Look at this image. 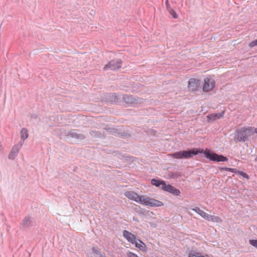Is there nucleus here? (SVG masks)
<instances>
[{"instance_id": "34", "label": "nucleus", "mask_w": 257, "mask_h": 257, "mask_svg": "<svg viewBox=\"0 0 257 257\" xmlns=\"http://www.w3.org/2000/svg\"><path fill=\"white\" fill-rule=\"evenodd\" d=\"M127 257H139L136 254L131 252L128 251L127 253Z\"/></svg>"}, {"instance_id": "28", "label": "nucleus", "mask_w": 257, "mask_h": 257, "mask_svg": "<svg viewBox=\"0 0 257 257\" xmlns=\"http://www.w3.org/2000/svg\"><path fill=\"white\" fill-rule=\"evenodd\" d=\"M237 174H238L239 175L242 176L243 178H245L246 179H248L249 178V175L246 173H245L242 171L238 170L237 171Z\"/></svg>"}, {"instance_id": "21", "label": "nucleus", "mask_w": 257, "mask_h": 257, "mask_svg": "<svg viewBox=\"0 0 257 257\" xmlns=\"http://www.w3.org/2000/svg\"><path fill=\"white\" fill-rule=\"evenodd\" d=\"M20 134L22 141H25L29 137V132L26 128H22Z\"/></svg>"}, {"instance_id": "19", "label": "nucleus", "mask_w": 257, "mask_h": 257, "mask_svg": "<svg viewBox=\"0 0 257 257\" xmlns=\"http://www.w3.org/2000/svg\"><path fill=\"white\" fill-rule=\"evenodd\" d=\"M149 197H146L145 196H138L137 201L136 202L139 203L142 205L147 206Z\"/></svg>"}, {"instance_id": "31", "label": "nucleus", "mask_w": 257, "mask_h": 257, "mask_svg": "<svg viewBox=\"0 0 257 257\" xmlns=\"http://www.w3.org/2000/svg\"><path fill=\"white\" fill-rule=\"evenodd\" d=\"M249 243L250 245L257 248V239H249Z\"/></svg>"}, {"instance_id": "4", "label": "nucleus", "mask_w": 257, "mask_h": 257, "mask_svg": "<svg viewBox=\"0 0 257 257\" xmlns=\"http://www.w3.org/2000/svg\"><path fill=\"white\" fill-rule=\"evenodd\" d=\"M122 62V61L119 59L111 60L107 64L105 65L103 70H107L110 69L112 71L118 70L121 67Z\"/></svg>"}, {"instance_id": "24", "label": "nucleus", "mask_w": 257, "mask_h": 257, "mask_svg": "<svg viewBox=\"0 0 257 257\" xmlns=\"http://www.w3.org/2000/svg\"><path fill=\"white\" fill-rule=\"evenodd\" d=\"M210 221H212L213 222L220 223L222 221V220L219 216L211 215V217L210 218Z\"/></svg>"}, {"instance_id": "15", "label": "nucleus", "mask_w": 257, "mask_h": 257, "mask_svg": "<svg viewBox=\"0 0 257 257\" xmlns=\"http://www.w3.org/2000/svg\"><path fill=\"white\" fill-rule=\"evenodd\" d=\"M135 246L139 248L140 250L146 252L147 251V247L146 244L140 239L139 237L137 241L134 243Z\"/></svg>"}, {"instance_id": "35", "label": "nucleus", "mask_w": 257, "mask_h": 257, "mask_svg": "<svg viewBox=\"0 0 257 257\" xmlns=\"http://www.w3.org/2000/svg\"><path fill=\"white\" fill-rule=\"evenodd\" d=\"M165 5L167 10L169 11L170 8H172L169 4V0H165Z\"/></svg>"}, {"instance_id": "8", "label": "nucleus", "mask_w": 257, "mask_h": 257, "mask_svg": "<svg viewBox=\"0 0 257 257\" xmlns=\"http://www.w3.org/2000/svg\"><path fill=\"white\" fill-rule=\"evenodd\" d=\"M123 236L126 239V240L134 244V243L137 241V238L139 237L137 235L133 234L132 232L124 230L122 231Z\"/></svg>"}, {"instance_id": "30", "label": "nucleus", "mask_w": 257, "mask_h": 257, "mask_svg": "<svg viewBox=\"0 0 257 257\" xmlns=\"http://www.w3.org/2000/svg\"><path fill=\"white\" fill-rule=\"evenodd\" d=\"M170 14L172 16L174 19L178 18V15L176 12L172 9L170 8V10L168 11Z\"/></svg>"}, {"instance_id": "9", "label": "nucleus", "mask_w": 257, "mask_h": 257, "mask_svg": "<svg viewBox=\"0 0 257 257\" xmlns=\"http://www.w3.org/2000/svg\"><path fill=\"white\" fill-rule=\"evenodd\" d=\"M225 111L223 110L222 112L219 113H214L209 114L206 116L207 122L211 123L215 121L217 119H220L224 115Z\"/></svg>"}, {"instance_id": "26", "label": "nucleus", "mask_w": 257, "mask_h": 257, "mask_svg": "<svg viewBox=\"0 0 257 257\" xmlns=\"http://www.w3.org/2000/svg\"><path fill=\"white\" fill-rule=\"evenodd\" d=\"M90 134L91 136L96 138H101L102 136L101 132L97 131H91Z\"/></svg>"}, {"instance_id": "18", "label": "nucleus", "mask_w": 257, "mask_h": 257, "mask_svg": "<svg viewBox=\"0 0 257 257\" xmlns=\"http://www.w3.org/2000/svg\"><path fill=\"white\" fill-rule=\"evenodd\" d=\"M107 101L111 103H114L117 101V97L115 93H110L106 94Z\"/></svg>"}, {"instance_id": "13", "label": "nucleus", "mask_w": 257, "mask_h": 257, "mask_svg": "<svg viewBox=\"0 0 257 257\" xmlns=\"http://www.w3.org/2000/svg\"><path fill=\"white\" fill-rule=\"evenodd\" d=\"M164 205V203L159 200L157 199L149 198L148 201L146 206H150V207H161Z\"/></svg>"}, {"instance_id": "32", "label": "nucleus", "mask_w": 257, "mask_h": 257, "mask_svg": "<svg viewBox=\"0 0 257 257\" xmlns=\"http://www.w3.org/2000/svg\"><path fill=\"white\" fill-rule=\"evenodd\" d=\"M191 210L193 211H194V212H195L196 213H197L199 215L201 214V212L202 211V210H201L200 209V208L198 207H195V208H191Z\"/></svg>"}, {"instance_id": "23", "label": "nucleus", "mask_w": 257, "mask_h": 257, "mask_svg": "<svg viewBox=\"0 0 257 257\" xmlns=\"http://www.w3.org/2000/svg\"><path fill=\"white\" fill-rule=\"evenodd\" d=\"M188 257H204L199 252H196L194 250H191L188 253Z\"/></svg>"}, {"instance_id": "6", "label": "nucleus", "mask_w": 257, "mask_h": 257, "mask_svg": "<svg viewBox=\"0 0 257 257\" xmlns=\"http://www.w3.org/2000/svg\"><path fill=\"white\" fill-rule=\"evenodd\" d=\"M123 101L127 106L135 105L139 103V98L133 95L125 94L123 95Z\"/></svg>"}, {"instance_id": "5", "label": "nucleus", "mask_w": 257, "mask_h": 257, "mask_svg": "<svg viewBox=\"0 0 257 257\" xmlns=\"http://www.w3.org/2000/svg\"><path fill=\"white\" fill-rule=\"evenodd\" d=\"M215 82L211 77H206L204 79L202 90L204 92H209L215 87Z\"/></svg>"}, {"instance_id": "29", "label": "nucleus", "mask_w": 257, "mask_h": 257, "mask_svg": "<svg viewBox=\"0 0 257 257\" xmlns=\"http://www.w3.org/2000/svg\"><path fill=\"white\" fill-rule=\"evenodd\" d=\"M118 137L122 138H128L130 137V134L125 132L118 133Z\"/></svg>"}, {"instance_id": "20", "label": "nucleus", "mask_w": 257, "mask_h": 257, "mask_svg": "<svg viewBox=\"0 0 257 257\" xmlns=\"http://www.w3.org/2000/svg\"><path fill=\"white\" fill-rule=\"evenodd\" d=\"M92 251L95 257H102L105 254L104 252H101L100 248L97 246L93 247Z\"/></svg>"}, {"instance_id": "2", "label": "nucleus", "mask_w": 257, "mask_h": 257, "mask_svg": "<svg viewBox=\"0 0 257 257\" xmlns=\"http://www.w3.org/2000/svg\"><path fill=\"white\" fill-rule=\"evenodd\" d=\"M254 127H242L236 130L234 140L236 142L244 143L246 140L253 135Z\"/></svg>"}, {"instance_id": "3", "label": "nucleus", "mask_w": 257, "mask_h": 257, "mask_svg": "<svg viewBox=\"0 0 257 257\" xmlns=\"http://www.w3.org/2000/svg\"><path fill=\"white\" fill-rule=\"evenodd\" d=\"M204 157L211 161L220 162H226L228 161V158L222 155H219L211 150L206 149L204 150V153H202Z\"/></svg>"}, {"instance_id": "38", "label": "nucleus", "mask_w": 257, "mask_h": 257, "mask_svg": "<svg viewBox=\"0 0 257 257\" xmlns=\"http://www.w3.org/2000/svg\"><path fill=\"white\" fill-rule=\"evenodd\" d=\"M94 12L93 11H91L90 12V14L91 15H93V14H94Z\"/></svg>"}, {"instance_id": "27", "label": "nucleus", "mask_w": 257, "mask_h": 257, "mask_svg": "<svg viewBox=\"0 0 257 257\" xmlns=\"http://www.w3.org/2000/svg\"><path fill=\"white\" fill-rule=\"evenodd\" d=\"M211 215H209L205 211H203L201 212V214H200V216H201L202 218L205 219V220L210 221V218L211 217Z\"/></svg>"}, {"instance_id": "1", "label": "nucleus", "mask_w": 257, "mask_h": 257, "mask_svg": "<svg viewBox=\"0 0 257 257\" xmlns=\"http://www.w3.org/2000/svg\"><path fill=\"white\" fill-rule=\"evenodd\" d=\"M204 153L203 148H192L187 149L185 150L175 152L171 154V157L176 159H189L192 158L194 156Z\"/></svg>"}, {"instance_id": "10", "label": "nucleus", "mask_w": 257, "mask_h": 257, "mask_svg": "<svg viewBox=\"0 0 257 257\" xmlns=\"http://www.w3.org/2000/svg\"><path fill=\"white\" fill-rule=\"evenodd\" d=\"M151 183L157 187L161 188L162 190L164 191L165 187H166L167 184L166 182L163 180L153 178L151 180Z\"/></svg>"}, {"instance_id": "17", "label": "nucleus", "mask_w": 257, "mask_h": 257, "mask_svg": "<svg viewBox=\"0 0 257 257\" xmlns=\"http://www.w3.org/2000/svg\"><path fill=\"white\" fill-rule=\"evenodd\" d=\"M32 218L29 216H26L23 220L21 225L23 228H27L32 225Z\"/></svg>"}, {"instance_id": "33", "label": "nucleus", "mask_w": 257, "mask_h": 257, "mask_svg": "<svg viewBox=\"0 0 257 257\" xmlns=\"http://www.w3.org/2000/svg\"><path fill=\"white\" fill-rule=\"evenodd\" d=\"M255 46H257V39L252 41L249 44V47L250 48H252Z\"/></svg>"}, {"instance_id": "11", "label": "nucleus", "mask_w": 257, "mask_h": 257, "mask_svg": "<svg viewBox=\"0 0 257 257\" xmlns=\"http://www.w3.org/2000/svg\"><path fill=\"white\" fill-rule=\"evenodd\" d=\"M164 191L168 192L174 196H179L180 195L181 192L179 189L175 188L172 185L168 184L166 187L164 188Z\"/></svg>"}, {"instance_id": "22", "label": "nucleus", "mask_w": 257, "mask_h": 257, "mask_svg": "<svg viewBox=\"0 0 257 257\" xmlns=\"http://www.w3.org/2000/svg\"><path fill=\"white\" fill-rule=\"evenodd\" d=\"M219 170L221 172L223 171H226L227 172L235 173H237V171H238V170H237L235 168H228V167H220V168H219Z\"/></svg>"}, {"instance_id": "37", "label": "nucleus", "mask_w": 257, "mask_h": 257, "mask_svg": "<svg viewBox=\"0 0 257 257\" xmlns=\"http://www.w3.org/2000/svg\"><path fill=\"white\" fill-rule=\"evenodd\" d=\"M253 133L257 134V127H254Z\"/></svg>"}, {"instance_id": "14", "label": "nucleus", "mask_w": 257, "mask_h": 257, "mask_svg": "<svg viewBox=\"0 0 257 257\" xmlns=\"http://www.w3.org/2000/svg\"><path fill=\"white\" fill-rule=\"evenodd\" d=\"M20 146L15 145L12 149L9 155V159L10 160H14L18 155L20 151Z\"/></svg>"}, {"instance_id": "16", "label": "nucleus", "mask_w": 257, "mask_h": 257, "mask_svg": "<svg viewBox=\"0 0 257 257\" xmlns=\"http://www.w3.org/2000/svg\"><path fill=\"white\" fill-rule=\"evenodd\" d=\"M124 195L129 199L136 202L137 201L139 195L132 191H127L125 192Z\"/></svg>"}, {"instance_id": "36", "label": "nucleus", "mask_w": 257, "mask_h": 257, "mask_svg": "<svg viewBox=\"0 0 257 257\" xmlns=\"http://www.w3.org/2000/svg\"><path fill=\"white\" fill-rule=\"evenodd\" d=\"M24 142L25 141H23L21 140L19 143H18V144H16L15 145L16 146H20V149H21V148L22 147L23 144H24Z\"/></svg>"}, {"instance_id": "39", "label": "nucleus", "mask_w": 257, "mask_h": 257, "mask_svg": "<svg viewBox=\"0 0 257 257\" xmlns=\"http://www.w3.org/2000/svg\"><path fill=\"white\" fill-rule=\"evenodd\" d=\"M254 161L257 162V156L255 158Z\"/></svg>"}, {"instance_id": "25", "label": "nucleus", "mask_w": 257, "mask_h": 257, "mask_svg": "<svg viewBox=\"0 0 257 257\" xmlns=\"http://www.w3.org/2000/svg\"><path fill=\"white\" fill-rule=\"evenodd\" d=\"M169 176L171 179H176L180 177L181 175L180 172H169Z\"/></svg>"}, {"instance_id": "7", "label": "nucleus", "mask_w": 257, "mask_h": 257, "mask_svg": "<svg viewBox=\"0 0 257 257\" xmlns=\"http://www.w3.org/2000/svg\"><path fill=\"white\" fill-rule=\"evenodd\" d=\"M200 85V81L198 79L190 78L188 81V87L192 91L198 90Z\"/></svg>"}, {"instance_id": "12", "label": "nucleus", "mask_w": 257, "mask_h": 257, "mask_svg": "<svg viewBox=\"0 0 257 257\" xmlns=\"http://www.w3.org/2000/svg\"><path fill=\"white\" fill-rule=\"evenodd\" d=\"M68 136L72 138L77 139L78 140H82L85 138V137L82 134L78 133L77 131L72 130L68 132Z\"/></svg>"}]
</instances>
